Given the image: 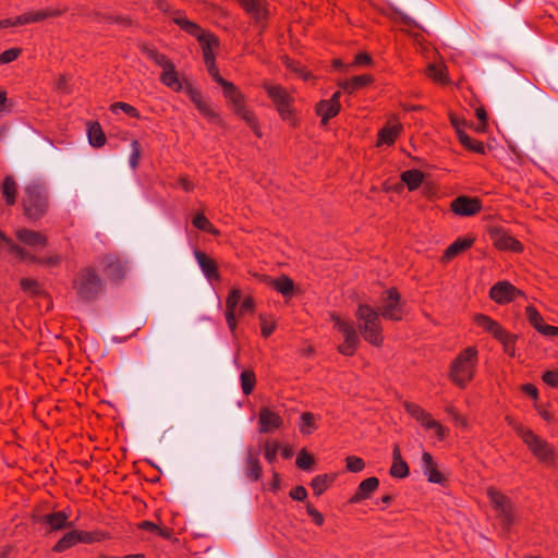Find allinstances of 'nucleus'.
Returning <instances> with one entry per match:
<instances>
[{"instance_id": "f257e3e1", "label": "nucleus", "mask_w": 558, "mask_h": 558, "mask_svg": "<svg viewBox=\"0 0 558 558\" xmlns=\"http://www.w3.org/2000/svg\"><path fill=\"white\" fill-rule=\"evenodd\" d=\"M404 315L405 302L396 288H390L381 294L377 310L368 304H360L355 312L362 337L375 347H380L384 341L380 318L400 322Z\"/></svg>"}, {"instance_id": "f03ea898", "label": "nucleus", "mask_w": 558, "mask_h": 558, "mask_svg": "<svg viewBox=\"0 0 558 558\" xmlns=\"http://www.w3.org/2000/svg\"><path fill=\"white\" fill-rule=\"evenodd\" d=\"M22 206L25 217L31 221L41 219L48 211L49 197L44 184L31 182L24 187Z\"/></svg>"}, {"instance_id": "7ed1b4c3", "label": "nucleus", "mask_w": 558, "mask_h": 558, "mask_svg": "<svg viewBox=\"0 0 558 558\" xmlns=\"http://www.w3.org/2000/svg\"><path fill=\"white\" fill-rule=\"evenodd\" d=\"M478 363V351L468 347L451 362L449 377L459 387L464 388L475 374Z\"/></svg>"}, {"instance_id": "20e7f679", "label": "nucleus", "mask_w": 558, "mask_h": 558, "mask_svg": "<svg viewBox=\"0 0 558 558\" xmlns=\"http://www.w3.org/2000/svg\"><path fill=\"white\" fill-rule=\"evenodd\" d=\"M73 288L80 300L92 302L105 291V283L94 267L82 268L73 280Z\"/></svg>"}, {"instance_id": "39448f33", "label": "nucleus", "mask_w": 558, "mask_h": 558, "mask_svg": "<svg viewBox=\"0 0 558 558\" xmlns=\"http://www.w3.org/2000/svg\"><path fill=\"white\" fill-rule=\"evenodd\" d=\"M173 23L189 35L197 38L203 50V58L205 63L216 61L214 49L219 46L217 37H215L213 34L205 33L198 24L190 21L184 12H178L173 19Z\"/></svg>"}, {"instance_id": "423d86ee", "label": "nucleus", "mask_w": 558, "mask_h": 558, "mask_svg": "<svg viewBox=\"0 0 558 558\" xmlns=\"http://www.w3.org/2000/svg\"><path fill=\"white\" fill-rule=\"evenodd\" d=\"M255 311V301L252 296L242 299L241 291L238 288H232L226 299V322L232 333L236 329V314L243 316L253 314Z\"/></svg>"}, {"instance_id": "0eeeda50", "label": "nucleus", "mask_w": 558, "mask_h": 558, "mask_svg": "<svg viewBox=\"0 0 558 558\" xmlns=\"http://www.w3.org/2000/svg\"><path fill=\"white\" fill-rule=\"evenodd\" d=\"M223 96L230 102L232 110L236 116H239L245 123L250 126V129L257 135L262 136L259 131V125L255 114L246 108L244 102V95L239 90V88L233 84L229 83L223 88Z\"/></svg>"}, {"instance_id": "6e6552de", "label": "nucleus", "mask_w": 558, "mask_h": 558, "mask_svg": "<svg viewBox=\"0 0 558 558\" xmlns=\"http://www.w3.org/2000/svg\"><path fill=\"white\" fill-rule=\"evenodd\" d=\"M487 496L494 509L498 513V519L502 530L508 532L514 522L513 506L511 500L492 487L487 489Z\"/></svg>"}, {"instance_id": "1a4fd4ad", "label": "nucleus", "mask_w": 558, "mask_h": 558, "mask_svg": "<svg viewBox=\"0 0 558 558\" xmlns=\"http://www.w3.org/2000/svg\"><path fill=\"white\" fill-rule=\"evenodd\" d=\"M268 97L272 100L282 120L292 122L294 98L280 85L264 84Z\"/></svg>"}, {"instance_id": "9d476101", "label": "nucleus", "mask_w": 558, "mask_h": 558, "mask_svg": "<svg viewBox=\"0 0 558 558\" xmlns=\"http://www.w3.org/2000/svg\"><path fill=\"white\" fill-rule=\"evenodd\" d=\"M522 441L541 463L545 465H551L554 463V448L545 439L537 436L533 430L525 433Z\"/></svg>"}, {"instance_id": "9b49d317", "label": "nucleus", "mask_w": 558, "mask_h": 558, "mask_svg": "<svg viewBox=\"0 0 558 558\" xmlns=\"http://www.w3.org/2000/svg\"><path fill=\"white\" fill-rule=\"evenodd\" d=\"M333 322L337 330L343 336V342L338 345V351L342 355L352 356L360 344V338L355 327L340 317L333 318Z\"/></svg>"}, {"instance_id": "f8f14e48", "label": "nucleus", "mask_w": 558, "mask_h": 558, "mask_svg": "<svg viewBox=\"0 0 558 558\" xmlns=\"http://www.w3.org/2000/svg\"><path fill=\"white\" fill-rule=\"evenodd\" d=\"M239 3L254 24L263 31L269 16L266 0H239Z\"/></svg>"}, {"instance_id": "ddd939ff", "label": "nucleus", "mask_w": 558, "mask_h": 558, "mask_svg": "<svg viewBox=\"0 0 558 558\" xmlns=\"http://www.w3.org/2000/svg\"><path fill=\"white\" fill-rule=\"evenodd\" d=\"M38 522L47 525V532H57L64 529L73 527L74 523L69 521V514L65 511H57L41 515Z\"/></svg>"}, {"instance_id": "4468645a", "label": "nucleus", "mask_w": 558, "mask_h": 558, "mask_svg": "<svg viewBox=\"0 0 558 558\" xmlns=\"http://www.w3.org/2000/svg\"><path fill=\"white\" fill-rule=\"evenodd\" d=\"M282 418L278 412L268 407H263L258 413V430L263 434L271 433L282 426Z\"/></svg>"}, {"instance_id": "2eb2a0df", "label": "nucleus", "mask_w": 558, "mask_h": 558, "mask_svg": "<svg viewBox=\"0 0 558 558\" xmlns=\"http://www.w3.org/2000/svg\"><path fill=\"white\" fill-rule=\"evenodd\" d=\"M482 208L480 199L469 196H459L451 202V210L463 217L474 216Z\"/></svg>"}, {"instance_id": "dca6fc26", "label": "nucleus", "mask_w": 558, "mask_h": 558, "mask_svg": "<svg viewBox=\"0 0 558 558\" xmlns=\"http://www.w3.org/2000/svg\"><path fill=\"white\" fill-rule=\"evenodd\" d=\"M520 291L507 281H499L495 283L489 290V296L498 304L509 303L514 300Z\"/></svg>"}, {"instance_id": "f3484780", "label": "nucleus", "mask_w": 558, "mask_h": 558, "mask_svg": "<svg viewBox=\"0 0 558 558\" xmlns=\"http://www.w3.org/2000/svg\"><path fill=\"white\" fill-rule=\"evenodd\" d=\"M421 469L428 482L435 484H444L446 482V476L438 470L436 461L427 451H424L422 454Z\"/></svg>"}, {"instance_id": "a211bd4d", "label": "nucleus", "mask_w": 558, "mask_h": 558, "mask_svg": "<svg viewBox=\"0 0 558 558\" xmlns=\"http://www.w3.org/2000/svg\"><path fill=\"white\" fill-rule=\"evenodd\" d=\"M105 275L111 280H120L125 276L124 264L116 256L106 255L101 259Z\"/></svg>"}, {"instance_id": "6ab92c4d", "label": "nucleus", "mask_w": 558, "mask_h": 558, "mask_svg": "<svg viewBox=\"0 0 558 558\" xmlns=\"http://www.w3.org/2000/svg\"><path fill=\"white\" fill-rule=\"evenodd\" d=\"M379 481L377 477L372 476L363 480L354 495L350 498L351 504H360L363 500H366L371 497V495L378 488Z\"/></svg>"}, {"instance_id": "aec40b11", "label": "nucleus", "mask_w": 558, "mask_h": 558, "mask_svg": "<svg viewBox=\"0 0 558 558\" xmlns=\"http://www.w3.org/2000/svg\"><path fill=\"white\" fill-rule=\"evenodd\" d=\"M195 259L202 272L208 280H219V272L216 262L199 250L194 251Z\"/></svg>"}, {"instance_id": "412c9836", "label": "nucleus", "mask_w": 558, "mask_h": 558, "mask_svg": "<svg viewBox=\"0 0 558 558\" xmlns=\"http://www.w3.org/2000/svg\"><path fill=\"white\" fill-rule=\"evenodd\" d=\"M60 13L61 12L59 10H51V9H46V10H40V11H35V12L32 11V12H27L25 14L14 17L13 24H14V26H20V25L36 23V22L44 21L48 17L58 16V15H60Z\"/></svg>"}, {"instance_id": "4be33fe9", "label": "nucleus", "mask_w": 558, "mask_h": 558, "mask_svg": "<svg viewBox=\"0 0 558 558\" xmlns=\"http://www.w3.org/2000/svg\"><path fill=\"white\" fill-rule=\"evenodd\" d=\"M15 235L19 241H21L24 245L35 247V246H46L47 238L38 232L26 228H20L15 231Z\"/></svg>"}, {"instance_id": "5701e85b", "label": "nucleus", "mask_w": 558, "mask_h": 558, "mask_svg": "<svg viewBox=\"0 0 558 558\" xmlns=\"http://www.w3.org/2000/svg\"><path fill=\"white\" fill-rule=\"evenodd\" d=\"M244 474L250 481H258L262 476V466L258 460V454L253 452L252 449L247 450L245 459Z\"/></svg>"}, {"instance_id": "b1692460", "label": "nucleus", "mask_w": 558, "mask_h": 558, "mask_svg": "<svg viewBox=\"0 0 558 558\" xmlns=\"http://www.w3.org/2000/svg\"><path fill=\"white\" fill-rule=\"evenodd\" d=\"M494 244L500 250H509L519 252L522 250V244L513 236L504 231L497 230L493 233Z\"/></svg>"}, {"instance_id": "393cba45", "label": "nucleus", "mask_w": 558, "mask_h": 558, "mask_svg": "<svg viewBox=\"0 0 558 558\" xmlns=\"http://www.w3.org/2000/svg\"><path fill=\"white\" fill-rule=\"evenodd\" d=\"M409 472L408 463L402 459L399 447L395 446L390 475L396 478H404L409 475Z\"/></svg>"}, {"instance_id": "a878e982", "label": "nucleus", "mask_w": 558, "mask_h": 558, "mask_svg": "<svg viewBox=\"0 0 558 558\" xmlns=\"http://www.w3.org/2000/svg\"><path fill=\"white\" fill-rule=\"evenodd\" d=\"M1 194L8 206H13L16 203L17 184L12 175L4 177L1 186Z\"/></svg>"}, {"instance_id": "bb28decb", "label": "nucleus", "mask_w": 558, "mask_h": 558, "mask_svg": "<svg viewBox=\"0 0 558 558\" xmlns=\"http://www.w3.org/2000/svg\"><path fill=\"white\" fill-rule=\"evenodd\" d=\"M474 240L471 238H459L453 243H451L444 253V260L448 262L470 248L473 244Z\"/></svg>"}, {"instance_id": "cd10ccee", "label": "nucleus", "mask_w": 558, "mask_h": 558, "mask_svg": "<svg viewBox=\"0 0 558 558\" xmlns=\"http://www.w3.org/2000/svg\"><path fill=\"white\" fill-rule=\"evenodd\" d=\"M373 82V78L371 75L363 74L354 76L350 80L344 81L341 83V87L345 93L353 94L355 90L367 86Z\"/></svg>"}, {"instance_id": "c85d7f7f", "label": "nucleus", "mask_w": 558, "mask_h": 558, "mask_svg": "<svg viewBox=\"0 0 558 558\" xmlns=\"http://www.w3.org/2000/svg\"><path fill=\"white\" fill-rule=\"evenodd\" d=\"M160 81L166 86L179 90L181 89V83L178 78V74L175 72L174 64L171 62L169 66L162 68V73L160 75Z\"/></svg>"}, {"instance_id": "c756f323", "label": "nucleus", "mask_w": 558, "mask_h": 558, "mask_svg": "<svg viewBox=\"0 0 558 558\" xmlns=\"http://www.w3.org/2000/svg\"><path fill=\"white\" fill-rule=\"evenodd\" d=\"M401 129L402 126L400 124L384 126L378 134V144H393Z\"/></svg>"}, {"instance_id": "7c9ffc66", "label": "nucleus", "mask_w": 558, "mask_h": 558, "mask_svg": "<svg viewBox=\"0 0 558 558\" xmlns=\"http://www.w3.org/2000/svg\"><path fill=\"white\" fill-rule=\"evenodd\" d=\"M423 172L416 169L403 171L401 180L404 182L410 191L416 190L423 182Z\"/></svg>"}, {"instance_id": "2f4dec72", "label": "nucleus", "mask_w": 558, "mask_h": 558, "mask_svg": "<svg viewBox=\"0 0 558 558\" xmlns=\"http://www.w3.org/2000/svg\"><path fill=\"white\" fill-rule=\"evenodd\" d=\"M404 409L408 414L415 418L422 426H425L432 418L430 414L425 412L418 404L404 402Z\"/></svg>"}, {"instance_id": "473e14b6", "label": "nucleus", "mask_w": 558, "mask_h": 558, "mask_svg": "<svg viewBox=\"0 0 558 558\" xmlns=\"http://www.w3.org/2000/svg\"><path fill=\"white\" fill-rule=\"evenodd\" d=\"M340 108L328 100H322L317 104L316 112L322 117L323 123H327V121L333 117H336L339 112Z\"/></svg>"}, {"instance_id": "72a5a7b5", "label": "nucleus", "mask_w": 558, "mask_h": 558, "mask_svg": "<svg viewBox=\"0 0 558 558\" xmlns=\"http://www.w3.org/2000/svg\"><path fill=\"white\" fill-rule=\"evenodd\" d=\"M87 135L89 144L94 147H101L106 143V136L97 122L89 124Z\"/></svg>"}, {"instance_id": "f704fd0d", "label": "nucleus", "mask_w": 558, "mask_h": 558, "mask_svg": "<svg viewBox=\"0 0 558 558\" xmlns=\"http://www.w3.org/2000/svg\"><path fill=\"white\" fill-rule=\"evenodd\" d=\"M316 416L311 412H305L300 417L299 428L301 434L311 435L317 429Z\"/></svg>"}, {"instance_id": "c9c22d12", "label": "nucleus", "mask_w": 558, "mask_h": 558, "mask_svg": "<svg viewBox=\"0 0 558 558\" xmlns=\"http://www.w3.org/2000/svg\"><path fill=\"white\" fill-rule=\"evenodd\" d=\"M76 530L65 533L52 547L54 553H62L77 544Z\"/></svg>"}, {"instance_id": "e433bc0d", "label": "nucleus", "mask_w": 558, "mask_h": 558, "mask_svg": "<svg viewBox=\"0 0 558 558\" xmlns=\"http://www.w3.org/2000/svg\"><path fill=\"white\" fill-rule=\"evenodd\" d=\"M272 288L281 293L284 298H288L293 293L294 283L289 277L281 276L280 278L272 281Z\"/></svg>"}, {"instance_id": "4c0bfd02", "label": "nucleus", "mask_w": 558, "mask_h": 558, "mask_svg": "<svg viewBox=\"0 0 558 558\" xmlns=\"http://www.w3.org/2000/svg\"><path fill=\"white\" fill-rule=\"evenodd\" d=\"M458 138H459L460 143L469 150L477 153V154H485L484 143L473 140L465 132H459Z\"/></svg>"}, {"instance_id": "58836bf2", "label": "nucleus", "mask_w": 558, "mask_h": 558, "mask_svg": "<svg viewBox=\"0 0 558 558\" xmlns=\"http://www.w3.org/2000/svg\"><path fill=\"white\" fill-rule=\"evenodd\" d=\"M240 381L242 392L245 396L251 395L256 384V377L254 372L251 369H244L240 375Z\"/></svg>"}, {"instance_id": "ea45409f", "label": "nucleus", "mask_w": 558, "mask_h": 558, "mask_svg": "<svg viewBox=\"0 0 558 558\" xmlns=\"http://www.w3.org/2000/svg\"><path fill=\"white\" fill-rule=\"evenodd\" d=\"M193 226L202 231H206L210 234L217 235L219 231L213 226V223L204 216L198 213L193 218Z\"/></svg>"}, {"instance_id": "a19ab883", "label": "nucleus", "mask_w": 558, "mask_h": 558, "mask_svg": "<svg viewBox=\"0 0 558 558\" xmlns=\"http://www.w3.org/2000/svg\"><path fill=\"white\" fill-rule=\"evenodd\" d=\"M8 250L13 253L15 256H17L20 259H27L33 263H40V257H37L35 255H32L28 251H26L24 247L16 244L13 240L11 243H9Z\"/></svg>"}, {"instance_id": "79ce46f5", "label": "nucleus", "mask_w": 558, "mask_h": 558, "mask_svg": "<svg viewBox=\"0 0 558 558\" xmlns=\"http://www.w3.org/2000/svg\"><path fill=\"white\" fill-rule=\"evenodd\" d=\"M332 483V477L328 475H317L312 480L311 486L316 496H320Z\"/></svg>"}, {"instance_id": "37998d69", "label": "nucleus", "mask_w": 558, "mask_h": 558, "mask_svg": "<svg viewBox=\"0 0 558 558\" xmlns=\"http://www.w3.org/2000/svg\"><path fill=\"white\" fill-rule=\"evenodd\" d=\"M143 51L148 59L154 61L160 68L169 66V64L172 62L165 54L158 52L155 48L144 47Z\"/></svg>"}, {"instance_id": "c03bdc74", "label": "nucleus", "mask_w": 558, "mask_h": 558, "mask_svg": "<svg viewBox=\"0 0 558 558\" xmlns=\"http://www.w3.org/2000/svg\"><path fill=\"white\" fill-rule=\"evenodd\" d=\"M427 75L437 83H448L446 69L442 65L429 64L427 68Z\"/></svg>"}, {"instance_id": "a18cd8bd", "label": "nucleus", "mask_w": 558, "mask_h": 558, "mask_svg": "<svg viewBox=\"0 0 558 558\" xmlns=\"http://www.w3.org/2000/svg\"><path fill=\"white\" fill-rule=\"evenodd\" d=\"M525 316L529 323L537 330L542 329V327L545 325L542 315L538 313V311L530 305L525 308Z\"/></svg>"}, {"instance_id": "49530a36", "label": "nucleus", "mask_w": 558, "mask_h": 558, "mask_svg": "<svg viewBox=\"0 0 558 558\" xmlns=\"http://www.w3.org/2000/svg\"><path fill=\"white\" fill-rule=\"evenodd\" d=\"M142 149L138 141L133 140L131 142V154L129 158V165L132 170H136L141 160Z\"/></svg>"}, {"instance_id": "de8ad7c7", "label": "nucleus", "mask_w": 558, "mask_h": 558, "mask_svg": "<svg viewBox=\"0 0 558 558\" xmlns=\"http://www.w3.org/2000/svg\"><path fill=\"white\" fill-rule=\"evenodd\" d=\"M515 341L517 336L510 332H507L506 337L499 341L502 344L504 352L509 356L515 355Z\"/></svg>"}, {"instance_id": "09e8293b", "label": "nucleus", "mask_w": 558, "mask_h": 558, "mask_svg": "<svg viewBox=\"0 0 558 558\" xmlns=\"http://www.w3.org/2000/svg\"><path fill=\"white\" fill-rule=\"evenodd\" d=\"M198 111L204 114L210 122L220 123L219 114L204 100L196 106Z\"/></svg>"}, {"instance_id": "8fccbe9b", "label": "nucleus", "mask_w": 558, "mask_h": 558, "mask_svg": "<svg viewBox=\"0 0 558 558\" xmlns=\"http://www.w3.org/2000/svg\"><path fill=\"white\" fill-rule=\"evenodd\" d=\"M119 110L123 111L124 113H126L130 117L140 118L138 110L136 108H134L133 106L126 104V102H114L111 106V111L113 113H118Z\"/></svg>"}, {"instance_id": "3c124183", "label": "nucleus", "mask_w": 558, "mask_h": 558, "mask_svg": "<svg viewBox=\"0 0 558 558\" xmlns=\"http://www.w3.org/2000/svg\"><path fill=\"white\" fill-rule=\"evenodd\" d=\"M206 65V69L209 73V75L211 76V78L218 84L220 85L222 88L228 85L230 82L226 81L220 74H219V70L216 65V61H213V62H208V63H205Z\"/></svg>"}, {"instance_id": "603ef678", "label": "nucleus", "mask_w": 558, "mask_h": 558, "mask_svg": "<svg viewBox=\"0 0 558 558\" xmlns=\"http://www.w3.org/2000/svg\"><path fill=\"white\" fill-rule=\"evenodd\" d=\"M295 463L298 468L308 470L314 464V459L305 449H302L296 457Z\"/></svg>"}, {"instance_id": "864d4df0", "label": "nucleus", "mask_w": 558, "mask_h": 558, "mask_svg": "<svg viewBox=\"0 0 558 558\" xmlns=\"http://www.w3.org/2000/svg\"><path fill=\"white\" fill-rule=\"evenodd\" d=\"M280 448L279 442L268 441L265 445V459L272 464L277 460V453Z\"/></svg>"}, {"instance_id": "5fc2aeb1", "label": "nucleus", "mask_w": 558, "mask_h": 558, "mask_svg": "<svg viewBox=\"0 0 558 558\" xmlns=\"http://www.w3.org/2000/svg\"><path fill=\"white\" fill-rule=\"evenodd\" d=\"M347 469L350 472L357 473L361 472L365 468V463L363 459L355 457V456H349L347 459Z\"/></svg>"}, {"instance_id": "6e6d98bb", "label": "nucleus", "mask_w": 558, "mask_h": 558, "mask_svg": "<svg viewBox=\"0 0 558 558\" xmlns=\"http://www.w3.org/2000/svg\"><path fill=\"white\" fill-rule=\"evenodd\" d=\"M474 320H475V324L478 327H481L483 330H485L486 332H489V330H492V328L497 323L496 320L492 319L489 316L484 315V314H477L475 316Z\"/></svg>"}, {"instance_id": "4d7b16f0", "label": "nucleus", "mask_w": 558, "mask_h": 558, "mask_svg": "<svg viewBox=\"0 0 558 558\" xmlns=\"http://www.w3.org/2000/svg\"><path fill=\"white\" fill-rule=\"evenodd\" d=\"M507 424L513 428V430L517 433V435L523 439L525 433H530L532 429L523 426L521 423H519L515 418L512 416H506Z\"/></svg>"}, {"instance_id": "13d9d810", "label": "nucleus", "mask_w": 558, "mask_h": 558, "mask_svg": "<svg viewBox=\"0 0 558 558\" xmlns=\"http://www.w3.org/2000/svg\"><path fill=\"white\" fill-rule=\"evenodd\" d=\"M507 424L513 428V430L517 433V435L523 439L525 433H530L532 429L523 426L521 423H519L515 418L512 416H506Z\"/></svg>"}, {"instance_id": "bf43d9fd", "label": "nucleus", "mask_w": 558, "mask_h": 558, "mask_svg": "<svg viewBox=\"0 0 558 558\" xmlns=\"http://www.w3.org/2000/svg\"><path fill=\"white\" fill-rule=\"evenodd\" d=\"M426 429H434L436 437L439 440H442L446 437L447 429L433 417L428 421V423L424 426Z\"/></svg>"}, {"instance_id": "052dcab7", "label": "nucleus", "mask_w": 558, "mask_h": 558, "mask_svg": "<svg viewBox=\"0 0 558 558\" xmlns=\"http://www.w3.org/2000/svg\"><path fill=\"white\" fill-rule=\"evenodd\" d=\"M22 50L20 48H10L0 53V64H7L14 61Z\"/></svg>"}, {"instance_id": "680f3d73", "label": "nucleus", "mask_w": 558, "mask_h": 558, "mask_svg": "<svg viewBox=\"0 0 558 558\" xmlns=\"http://www.w3.org/2000/svg\"><path fill=\"white\" fill-rule=\"evenodd\" d=\"M476 118L478 119V124L475 128L477 132H485L487 128V112L483 107H478L475 110Z\"/></svg>"}, {"instance_id": "e2e57ef3", "label": "nucleus", "mask_w": 558, "mask_h": 558, "mask_svg": "<svg viewBox=\"0 0 558 558\" xmlns=\"http://www.w3.org/2000/svg\"><path fill=\"white\" fill-rule=\"evenodd\" d=\"M54 87L59 93H71L70 77L66 75H60L54 83Z\"/></svg>"}, {"instance_id": "0e129e2a", "label": "nucleus", "mask_w": 558, "mask_h": 558, "mask_svg": "<svg viewBox=\"0 0 558 558\" xmlns=\"http://www.w3.org/2000/svg\"><path fill=\"white\" fill-rule=\"evenodd\" d=\"M20 284L22 290L25 292L37 293L39 290L38 282L34 279L23 278Z\"/></svg>"}, {"instance_id": "69168bd1", "label": "nucleus", "mask_w": 558, "mask_h": 558, "mask_svg": "<svg viewBox=\"0 0 558 558\" xmlns=\"http://www.w3.org/2000/svg\"><path fill=\"white\" fill-rule=\"evenodd\" d=\"M306 511L316 525L322 526L324 524L325 519L323 514L318 510H316L312 505H306Z\"/></svg>"}, {"instance_id": "338daca9", "label": "nucleus", "mask_w": 558, "mask_h": 558, "mask_svg": "<svg viewBox=\"0 0 558 558\" xmlns=\"http://www.w3.org/2000/svg\"><path fill=\"white\" fill-rule=\"evenodd\" d=\"M543 380L546 385L550 387H558V372L557 371H546L543 374Z\"/></svg>"}, {"instance_id": "774afa93", "label": "nucleus", "mask_w": 558, "mask_h": 558, "mask_svg": "<svg viewBox=\"0 0 558 558\" xmlns=\"http://www.w3.org/2000/svg\"><path fill=\"white\" fill-rule=\"evenodd\" d=\"M76 536L77 543L92 544L97 541L92 532L76 530Z\"/></svg>"}]
</instances>
